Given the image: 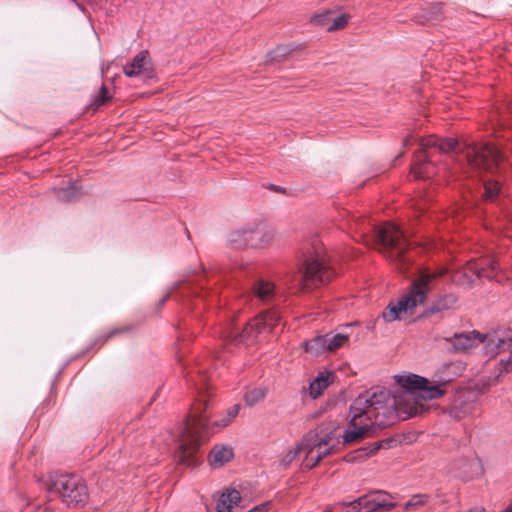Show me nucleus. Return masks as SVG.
<instances>
[{"instance_id":"obj_1","label":"nucleus","mask_w":512,"mask_h":512,"mask_svg":"<svg viewBox=\"0 0 512 512\" xmlns=\"http://www.w3.org/2000/svg\"><path fill=\"white\" fill-rule=\"evenodd\" d=\"M448 369L449 366H445L431 378L416 374L395 376L401 391L393 398L383 387L360 394L350 406V421L342 435L343 443L361 440L370 435L373 427L389 426L397 417L406 419L421 415L426 410L423 401L439 399L446 393L447 384L453 379L446 374Z\"/></svg>"},{"instance_id":"obj_2","label":"nucleus","mask_w":512,"mask_h":512,"mask_svg":"<svg viewBox=\"0 0 512 512\" xmlns=\"http://www.w3.org/2000/svg\"><path fill=\"white\" fill-rule=\"evenodd\" d=\"M420 149L415 155L411 173L416 179L429 178L434 171L429 161L431 155L428 148H435L441 153L457 152L459 165L465 162L469 168L492 170L498 166L503 159L502 153L495 147L484 143H470L464 141L459 143L455 138H439L429 135L419 139Z\"/></svg>"},{"instance_id":"obj_3","label":"nucleus","mask_w":512,"mask_h":512,"mask_svg":"<svg viewBox=\"0 0 512 512\" xmlns=\"http://www.w3.org/2000/svg\"><path fill=\"white\" fill-rule=\"evenodd\" d=\"M199 377L200 381L204 384L206 378L202 375ZM193 385L198 391V398L191 409L189 419L185 422L179 433V446L175 455L178 464L188 467H195L199 464L196 452L202 438L206 436L210 429H221L228 426L231 422L230 418L224 416L211 424L208 415H206L209 407V399L205 393L206 388L194 380Z\"/></svg>"},{"instance_id":"obj_4","label":"nucleus","mask_w":512,"mask_h":512,"mask_svg":"<svg viewBox=\"0 0 512 512\" xmlns=\"http://www.w3.org/2000/svg\"><path fill=\"white\" fill-rule=\"evenodd\" d=\"M448 270L445 267L436 270L422 269L416 279L411 283L408 293L397 302H390L382 312L381 318L385 322L401 320L403 314L411 313L423 304L433 288L436 279L443 277Z\"/></svg>"},{"instance_id":"obj_5","label":"nucleus","mask_w":512,"mask_h":512,"mask_svg":"<svg viewBox=\"0 0 512 512\" xmlns=\"http://www.w3.org/2000/svg\"><path fill=\"white\" fill-rule=\"evenodd\" d=\"M374 242L377 249L400 272L405 273L410 264L411 243L406 233L396 224L385 222L374 228Z\"/></svg>"},{"instance_id":"obj_6","label":"nucleus","mask_w":512,"mask_h":512,"mask_svg":"<svg viewBox=\"0 0 512 512\" xmlns=\"http://www.w3.org/2000/svg\"><path fill=\"white\" fill-rule=\"evenodd\" d=\"M281 316L275 310H269L255 317L241 331L232 321L222 332V337L235 343H243L254 340L257 335L272 332L278 333V326H282Z\"/></svg>"},{"instance_id":"obj_7","label":"nucleus","mask_w":512,"mask_h":512,"mask_svg":"<svg viewBox=\"0 0 512 512\" xmlns=\"http://www.w3.org/2000/svg\"><path fill=\"white\" fill-rule=\"evenodd\" d=\"M481 278L498 282L507 279L499 258L492 255L469 261L459 273L454 275L453 280L459 285L469 287Z\"/></svg>"},{"instance_id":"obj_8","label":"nucleus","mask_w":512,"mask_h":512,"mask_svg":"<svg viewBox=\"0 0 512 512\" xmlns=\"http://www.w3.org/2000/svg\"><path fill=\"white\" fill-rule=\"evenodd\" d=\"M48 491L58 495L67 506L84 504L88 499L85 483L76 475H59L52 479Z\"/></svg>"},{"instance_id":"obj_9","label":"nucleus","mask_w":512,"mask_h":512,"mask_svg":"<svg viewBox=\"0 0 512 512\" xmlns=\"http://www.w3.org/2000/svg\"><path fill=\"white\" fill-rule=\"evenodd\" d=\"M396 497L384 490H374L349 503H342L335 512H389L396 507Z\"/></svg>"},{"instance_id":"obj_10","label":"nucleus","mask_w":512,"mask_h":512,"mask_svg":"<svg viewBox=\"0 0 512 512\" xmlns=\"http://www.w3.org/2000/svg\"><path fill=\"white\" fill-rule=\"evenodd\" d=\"M335 272L318 255L305 260L304 269L294 281L293 286L299 290L310 289L328 282Z\"/></svg>"},{"instance_id":"obj_11","label":"nucleus","mask_w":512,"mask_h":512,"mask_svg":"<svg viewBox=\"0 0 512 512\" xmlns=\"http://www.w3.org/2000/svg\"><path fill=\"white\" fill-rule=\"evenodd\" d=\"M306 448V467L313 468L320 462L324 457L329 455L335 444L333 443V434L329 433L323 437L317 435H308L304 438Z\"/></svg>"},{"instance_id":"obj_12","label":"nucleus","mask_w":512,"mask_h":512,"mask_svg":"<svg viewBox=\"0 0 512 512\" xmlns=\"http://www.w3.org/2000/svg\"><path fill=\"white\" fill-rule=\"evenodd\" d=\"M452 470L456 477L464 481L477 479L484 473L482 462L475 453L456 460Z\"/></svg>"},{"instance_id":"obj_13","label":"nucleus","mask_w":512,"mask_h":512,"mask_svg":"<svg viewBox=\"0 0 512 512\" xmlns=\"http://www.w3.org/2000/svg\"><path fill=\"white\" fill-rule=\"evenodd\" d=\"M123 72L129 78L152 79L154 70L148 51H140L130 63L123 67Z\"/></svg>"},{"instance_id":"obj_14","label":"nucleus","mask_w":512,"mask_h":512,"mask_svg":"<svg viewBox=\"0 0 512 512\" xmlns=\"http://www.w3.org/2000/svg\"><path fill=\"white\" fill-rule=\"evenodd\" d=\"M485 350L491 357L504 351H510L512 353V331H506L502 334L494 333L486 335Z\"/></svg>"},{"instance_id":"obj_15","label":"nucleus","mask_w":512,"mask_h":512,"mask_svg":"<svg viewBox=\"0 0 512 512\" xmlns=\"http://www.w3.org/2000/svg\"><path fill=\"white\" fill-rule=\"evenodd\" d=\"M256 242L254 224L234 230L228 235V243L233 249L255 248Z\"/></svg>"},{"instance_id":"obj_16","label":"nucleus","mask_w":512,"mask_h":512,"mask_svg":"<svg viewBox=\"0 0 512 512\" xmlns=\"http://www.w3.org/2000/svg\"><path fill=\"white\" fill-rule=\"evenodd\" d=\"M443 501L444 500L441 498L439 492L432 494H414L404 504L403 510L408 511L411 509H419L420 507H427L428 509H433L438 503Z\"/></svg>"},{"instance_id":"obj_17","label":"nucleus","mask_w":512,"mask_h":512,"mask_svg":"<svg viewBox=\"0 0 512 512\" xmlns=\"http://www.w3.org/2000/svg\"><path fill=\"white\" fill-rule=\"evenodd\" d=\"M240 500V493L236 489H228L220 495L216 504V511L231 512L234 507L238 506Z\"/></svg>"},{"instance_id":"obj_18","label":"nucleus","mask_w":512,"mask_h":512,"mask_svg":"<svg viewBox=\"0 0 512 512\" xmlns=\"http://www.w3.org/2000/svg\"><path fill=\"white\" fill-rule=\"evenodd\" d=\"M233 458V451L227 445H217L209 455V463L214 468L222 467Z\"/></svg>"},{"instance_id":"obj_19","label":"nucleus","mask_w":512,"mask_h":512,"mask_svg":"<svg viewBox=\"0 0 512 512\" xmlns=\"http://www.w3.org/2000/svg\"><path fill=\"white\" fill-rule=\"evenodd\" d=\"M458 298L453 293L439 296L426 310L427 314H436L445 310L453 309L457 304Z\"/></svg>"},{"instance_id":"obj_20","label":"nucleus","mask_w":512,"mask_h":512,"mask_svg":"<svg viewBox=\"0 0 512 512\" xmlns=\"http://www.w3.org/2000/svg\"><path fill=\"white\" fill-rule=\"evenodd\" d=\"M485 342V337L480 333L473 331L467 334H456L454 340V347L456 350H467L476 344Z\"/></svg>"},{"instance_id":"obj_21","label":"nucleus","mask_w":512,"mask_h":512,"mask_svg":"<svg viewBox=\"0 0 512 512\" xmlns=\"http://www.w3.org/2000/svg\"><path fill=\"white\" fill-rule=\"evenodd\" d=\"M332 373L328 371L320 372L319 375L310 383V395L315 399L319 397L323 390L331 383Z\"/></svg>"},{"instance_id":"obj_22","label":"nucleus","mask_w":512,"mask_h":512,"mask_svg":"<svg viewBox=\"0 0 512 512\" xmlns=\"http://www.w3.org/2000/svg\"><path fill=\"white\" fill-rule=\"evenodd\" d=\"M325 335H318L303 343L305 351L312 356H320L328 352Z\"/></svg>"},{"instance_id":"obj_23","label":"nucleus","mask_w":512,"mask_h":512,"mask_svg":"<svg viewBox=\"0 0 512 512\" xmlns=\"http://www.w3.org/2000/svg\"><path fill=\"white\" fill-rule=\"evenodd\" d=\"M325 338L327 340L326 344H327L328 352H331V351H335L338 348L344 346L348 342L350 335L345 332L332 331V332L325 334Z\"/></svg>"},{"instance_id":"obj_24","label":"nucleus","mask_w":512,"mask_h":512,"mask_svg":"<svg viewBox=\"0 0 512 512\" xmlns=\"http://www.w3.org/2000/svg\"><path fill=\"white\" fill-rule=\"evenodd\" d=\"M254 231L257 241L255 244V248L269 245L273 241L275 236L272 229L267 228L261 224H254Z\"/></svg>"},{"instance_id":"obj_25","label":"nucleus","mask_w":512,"mask_h":512,"mask_svg":"<svg viewBox=\"0 0 512 512\" xmlns=\"http://www.w3.org/2000/svg\"><path fill=\"white\" fill-rule=\"evenodd\" d=\"M255 295L262 301H269L275 295V286L266 280H259L254 285Z\"/></svg>"},{"instance_id":"obj_26","label":"nucleus","mask_w":512,"mask_h":512,"mask_svg":"<svg viewBox=\"0 0 512 512\" xmlns=\"http://www.w3.org/2000/svg\"><path fill=\"white\" fill-rule=\"evenodd\" d=\"M473 410V403H466L462 395H458L451 407L450 414L454 418L461 419L463 416L471 413Z\"/></svg>"},{"instance_id":"obj_27","label":"nucleus","mask_w":512,"mask_h":512,"mask_svg":"<svg viewBox=\"0 0 512 512\" xmlns=\"http://www.w3.org/2000/svg\"><path fill=\"white\" fill-rule=\"evenodd\" d=\"M442 15V3H434L431 4L427 8L422 9V14L420 15V18L418 21L420 23H424L427 21H438L440 20Z\"/></svg>"},{"instance_id":"obj_28","label":"nucleus","mask_w":512,"mask_h":512,"mask_svg":"<svg viewBox=\"0 0 512 512\" xmlns=\"http://www.w3.org/2000/svg\"><path fill=\"white\" fill-rule=\"evenodd\" d=\"M302 452H305L306 453V448H305V441L303 440L302 442L298 443L295 445V447L289 449L286 454L282 457V459L280 460V465L283 467V468H287L289 467V465L296 459V457L302 453Z\"/></svg>"},{"instance_id":"obj_29","label":"nucleus","mask_w":512,"mask_h":512,"mask_svg":"<svg viewBox=\"0 0 512 512\" xmlns=\"http://www.w3.org/2000/svg\"><path fill=\"white\" fill-rule=\"evenodd\" d=\"M55 191H56L57 198L62 201H65V202H71V201L75 200L79 195V191L74 184H72L68 187H65V188H63V187L57 188V189H55Z\"/></svg>"},{"instance_id":"obj_30","label":"nucleus","mask_w":512,"mask_h":512,"mask_svg":"<svg viewBox=\"0 0 512 512\" xmlns=\"http://www.w3.org/2000/svg\"><path fill=\"white\" fill-rule=\"evenodd\" d=\"M266 396V389L263 387H256L246 392L244 399L247 405L253 406L262 401Z\"/></svg>"},{"instance_id":"obj_31","label":"nucleus","mask_w":512,"mask_h":512,"mask_svg":"<svg viewBox=\"0 0 512 512\" xmlns=\"http://www.w3.org/2000/svg\"><path fill=\"white\" fill-rule=\"evenodd\" d=\"M333 13L329 10H322L313 15L311 22L315 25L325 27L327 30L332 21Z\"/></svg>"},{"instance_id":"obj_32","label":"nucleus","mask_w":512,"mask_h":512,"mask_svg":"<svg viewBox=\"0 0 512 512\" xmlns=\"http://www.w3.org/2000/svg\"><path fill=\"white\" fill-rule=\"evenodd\" d=\"M499 193L500 185L497 181L485 182L483 197L486 201H493Z\"/></svg>"},{"instance_id":"obj_33","label":"nucleus","mask_w":512,"mask_h":512,"mask_svg":"<svg viewBox=\"0 0 512 512\" xmlns=\"http://www.w3.org/2000/svg\"><path fill=\"white\" fill-rule=\"evenodd\" d=\"M497 368V373L493 376V379H498L503 373H507L512 370V356L507 359H501Z\"/></svg>"},{"instance_id":"obj_34","label":"nucleus","mask_w":512,"mask_h":512,"mask_svg":"<svg viewBox=\"0 0 512 512\" xmlns=\"http://www.w3.org/2000/svg\"><path fill=\"white\" fill-rule=\"evenodd\" d=\"M288 53H289V50L287 47L278 46L273 51L268 53V58H269V60L279 62L282 59H284L288 55Z\"/></svg>"},{"instance_id":"obj_35","label":"nucleus","mask_w":512,"mask_h":512,"mask_svg":"<svg viewBox=\"0 0 512 512\" xmlns=\"http://www.w3.org/2000/svg\"><path fill=\"white\" fill-rule=\"evenodd\" d=\"M348 23V17L344 14L339 15L335 18L332 17L331 24L329 25L328 31H336L344 28Z\"/></svg>"},{"instance_id":"obj_36","label":"nucleus","mask_w":512,"mask_h":512,"mask_svg":"<svg viewBox=\"0 0 512 512\" xmlns=\"http://www.w3.org/2000/svg\"><path fill=\"white\" fill-rule=\"evenodd\" d=\"M270 507V502H264L250 509L247 512H267Z\"/></svg>"},{"instance_id":"obj_37","label":"nucleus","mask_w":512,"mask_h":512,"mask_svg":"<svg viewBox=\"0 0 512 512\" xmlns=\"http://www.w3.org/2000/svg\"><path fill=\"white\" fill-rule=\"evenodd\" d=\"M239 408V405H234L230 407L226 412V417L230 418V421H232V419H234L239 413Z\"/></svg>"},{"instance_id":"obj_38","label":"nucleus","mask_w":512,"mask_h":512,"mask_svg":"<svg viewBox=\"0 0 512 512\" xmlns=\"http://www.w3.org/2000/svg\"><path fill=\"white\" fill-rule=\"evenodd\" d=\"M108 99H109L108 92H107L105 87H102L101 88V100L97 104L101 105V104H103Z\"/></svg>"},{"instance_id":"obj_39","label":"nucleus","mask_w":512,"mask_h":512,"mask_svg":"<svg viewBox=\"0 0 512 512\" xmlns=\"http://www.w3.org/2000/svg\"><path fill=\"white\" fill-rule=\"evenodd\" d=\"M90 4L102 6L103 2H106L107 0H88Z\"/></svg>"},{"instance_id":"obj_40","label":"nucleus","mask_w":512,"mask_h":512,"mask_svg":"<svg viewBox=\"0 0 512 512\" xmlns=\"http://www.w3.org/2000/svg\"><path fill=\"white\" fill-rule=\"evenodd\" d=\"M409 141H410V136H408L407 138H405L403 140V146H405V147L408 146L409 145Z\"/></svg>"},{"instance_id":"obj_41","label":"nucleus","mask_w":512,"mask_h":512,"mask_svg":"<svg viewBox=\"0 0 512 512\" xmlns=\"http://www.w3.org/2000/svg\"><path fill=\"white\" fill-rule=\"evenodd\" d=\"M39 512H54L52 511L50 508L48 507H45L43 510L39 511Z\"/></svg>"},{"instance_id":"obj_42","label":"nucleus","mask_w":512,"mask_h":512,"mask_svg":"<svg viewBox=\"0 0 512 512\" xmlns=\"http://www.w3.org/2000/svg\"><path fill=\"white\" fill-rule=\"evenodd\" d=\"M168 297H169V295H166L165 297H163L161 299V304H164V302L167 300Z\"/></svg>"},{"instance_id":"obj_43","label":"nucleus","mask_w":512,"mask_h":512,"mask_svg":"<svg viewBox=\"0 0 512 512\" xmlns=\"http://www.w3.org/2000/svg\"><path fill=\"white\" fill-rule=\"evenodd\" d=\"M117 332H118V330H117V329H115V330L111 331V333L109 334V336H112L113 334H115V333H117Z\"/></svg>"},{"instance_id":"obj_44","label":"nucleus","mask_w":512,"mask_h":512,"mask_svg":"<svg viewBox=\"0 0 512 512\" xmlns=\"http://www.w3.org/2000/svg\"><path fill=\"white\" fill-rule=\"evenodd\" d=\"M352 324H346L345 328L351 327Z\"/></svg>"}]
</instances>
